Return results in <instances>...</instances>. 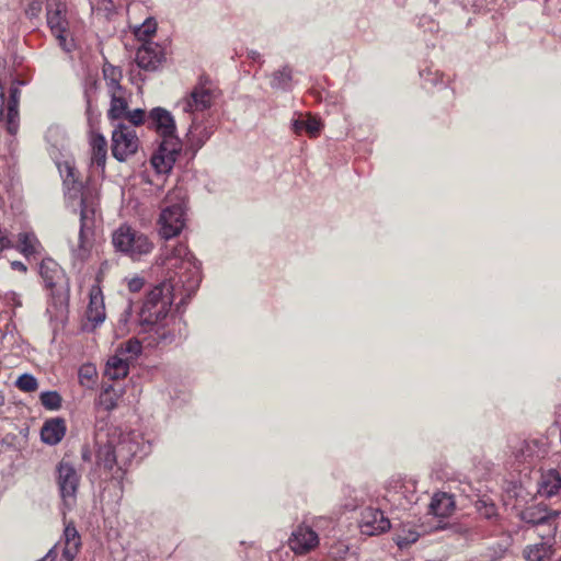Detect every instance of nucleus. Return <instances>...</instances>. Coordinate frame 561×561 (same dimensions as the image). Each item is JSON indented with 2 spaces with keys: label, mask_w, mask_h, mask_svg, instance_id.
Returning <instances> with one entry per match:
<instances>
[{
  "label": "nucleus",
  "mask_w": 561,
  "mask_h": 561,
  "mask_svg": "<svg viewBox=\"0 0 561 561\" xmlns=\"http://www.w3.org/2000/svg\"><path fill=\"white\" fill-rule=\"evenodd\" d=\"M271 87L276 90L286 91L290 88L291 84V70L289 67L285 66L282 69L275 71L272 76Z\"/></svg>",
  "instance_id": "35"
},
{
  "label": "nucleus",
  "mask_w": 561,
  "mask_h": 561,
  "mask_svg": "<svg viewBox=\"0 0 561 561\" xmlns=\"http://www.w3.org/2000/svg\"><path fill=\"white\" fill-rule=\"evenodd\" d=\"M39 274L45 283V286L50 289L61 287L64 280V273L57 262L51 259H44L39 265Z\"/></svg>",
  "instance_id": "20"
},
{
  "label": "nucleus",
  "mask_w": 561,
  "mask_h": 561,
  "mask_svg": "<svg viewBox=\"0 0 561 561\" xmlns=\"http://www.w3.org/2000/svg\"><path fill=\"white\" fill-rule=\"evenodd\" d=\"M476 508L478 513L486 519H491L497 515L495 504L486 499L477 501Z\"/></svg>",
  "instance_id": "40"
},
{
  "label": "nucleus",
  "mask_w": 561,
  "mask_h": 561,
  "mask_svg": "<svg viewBox=\"0 0 561 561\" xmlns=\"http://www.w3.org/2000/svg\"><path fill=\"white\" fill-rule=\"evenodd\" d=\"M148 127L154 129L162 140L178 138L174 117L163 107H154L149 112Z\"/></svg>",
  "instance_id": "13"
},
{
  "label": "nucleus",
  "mask_w": 561,
  "mask_h": 561,
  "mask_svg": "<svg viewBox=\"0 0 561 561\" xmlns=\"http://www.w3.org/2000/svg\"><path fill=\"white\" fill-rule=\"evenodd\" d=\"M112 242L117 252L134 261L140 260L153 250V242L146 233L127 225L118 227L113 232Z\"/></svg>",
  "instance_id": "5"
},
{
  "label": "nucleus",
  "mask_w": 561,
  "mask_h": 561,
  "mask_svg": "<svg viewBox=\"0 0 561 561\" xmlns=\"http://www.w3.org/2000/svg\"><path fill=\"white\" fill-rule=\"evenodd\" d=\"M66 431L67 427L64 419H49L42 426L41 438L45 444L54 446L64 438Z\"/></svg>",
  "instance_id": "19"
},
{
  "label": "nucleus",
  "mask_w": 561,
  "mask_h": 561,
  "mask_svg": "<svg viewBox=\"0 0 561 561\" xmlns=\"http://www.w3.org/2000/svg\"><path fill=\"white\" fill-rule=\"evenodd\" d=\"M360 531L364 535L375 536L390 529V520L378 508L367 507L362 513Z\"/></svg>",
  "instance_id": "14"
},
{
  "label": "nucleus",
  "mask_w": 561,
  "mask_h": 561,
  "mask_svg": "<svg viewBox=\"0 0 561 561\" xmlns=\"http://www.w3.org/2000/svg\"><path fill=\"white\" fill-rule=\"evenodd\" d=\"M186 199V192L182 187H174L167 194L158 220L159 233L162 238H174L184 229Z\"/></svg>",
  "instance_id": "3"
},
{
  "label": "nucleus",
  "mask_w": 561,
  "mask_h": 561,
  "mask_svg": "<svg viewBox=\"0 0 561 561\" xmlns=\"http://www.w3.org/2000/svg\"><path fill=\"white\" fill-rule=\"evenodd\" d=\"M144 180L149 184H153V181L150 180L147 174H144Z\"/></svg>",
  "instance_id": "52"
},
{
  "label": "nucleus",
  "mask_w": 561,
  "mask_h": 561,
  "mask_svg": "<svg viewBox=\"0 0 561 561\" xmlns=\"http://www.w3.org/2000/svg\"><path fill=\"white\" fill-rule=\"evenodd\" d=\"M144 287V279L140 277H133L128 280V289L133 293L139 291Z\"/></svg>",
  "instance_id": "45"
},
{
  "label": "nucleus",
  "mask_w": 561,
  "mask_h": 561,
  "mask_svg": "<svg viewBox=\"0 0 561 561\" xmlns=\"http://www.w3.org/2000/svg\"><path fill=\"white\" fill-rule=\"evenodd\" d=\"M124 117L134 126H140L146 122L148 123V115L141 108L127 112Z\"/></svg>",
  "instance_id": "42"
},
{
  "label": "nucleus",
  "mask_w": 561,
  "mask_h": 561,
  "mask_svg": "<svg viewBox=\"0 0 561 561\" xmlns=\"http://www.w3.org/2000/svg\"><path fill=\"white\" fill-rule=\"evenodd\" d=\"M85 320L82 324L84 331H93L106 319L104 296L99 285H93L89 291V302L84 313Z\"/></svg>",
  "instance_id": "11"
},
{
  "label": "nucleus",
  "mask_w": 561,
  "mask_h": 561,
  "mask_svg": "<svg viewBox=\"0 0 561 561\" xmlns=\"http://www.w3.org/2000/svg\"><path fill=\"white\" fill-rule=\"evenodd\" d=\"M157 30V23L152 19H147L141 25L135 30V35L139 41L144 43L149 42L148 38L154 34Z\"/></svg>",
  "instance_id": "39"
},
{
  "label": "nucleus",
  "mask_w": 561,
  "mask_h": 561,
  "mask_svg": "<svg viewBox=\"0 0 561 561\" xmlns=\"http://www.w3.org/2000/svg\"><path fill=\"white\" fill-rule=\"evenodd\" d=\"M103 76L104 80L106 81L108 92H113L114 90H123V87L121 85L123 76L119 68L112 65H105L103 68Z\"/></svg>",
  "instance_id": "34"
},
{
  "label": "nucleus",
  "mask_w": 561,
  "mask_h": 561,
  "mask_svg": "<svg viewBox=\"0 0 561 561\" xmlns=\"http://www.w3.org/2000/svg\"><path fill=\"white\" fill-rule=\"evenodd\" d=\"M90 147L91 164L103 171L107 158V141L105 137L100 134H93L90 139Z\"/></svg>",
  "instance_id": "24"
},
{
  "label": "nucleus",
  "mask_w": 561,
  "mask_h": 561,
  "mask_svg": "<svg viewBox=\"0 0 561 561\" xmlns=\"http://www.w3.org/2000/svg\"><path fill=\"white\" fill-rule=\"evenodd\" d=\"M331 519L325 516L305 518L291 531L288 538V547L296 556H306L314 551L320 545V537L316 529H321Z\"/></svg>",
  "instance_id": "4"
},
{
  "label": "nucleus",
  "mask_w": 561,
  "mask_h": 561,
  "mask_svg": "<svg viewBox=\"0 0 561 561\" xmlns=\"http://www.w3.org/2000/svg\"><path fill=\"white\" fill-rule=\"evenodd\" d=\"M73 176V173H72V169L68 167V178L65 180V183L68 185V182H69V178H72Z\"/></svg>",
  "instance_id": "50"
},
{
  "label": "nucleus",
  "mask_w": 561,
  "mask_h": 561,
  "mask_svg": "<svg viewBox=\"0 0 561 561\" xmlns=\"http://www.w3.org/2000/svg\"><path fill=\"white\" fill-rule=\"evenodd\" d=\"M548 454V443L545 438L525 439L515 447V458L525 463H535Z\"/></svg>",
  "instance_id": "12"
},
{
  "label": "nucleus",
  "mask_w": 561,
  "mask_h": 561,
  "mask_svg": "<svg viewBox=\"0 0 561 561\" xmlns=\"http://www.w3.org/2000/svg\"><path fill=\"white\" fill-rule=\"evenodd\" d=\"M163 58L162 48L153 42L144 43L136 54L137 65L145 70H156Z\"/></svg>",
  "instance_id": "17"
},
{
  "label": "nucleus",
  "mask_w": 561,
  "mask_h": 561,
  "mask_svg": "<svg viewBox=\"0 0 561 561\" xmlns=\"http://www.w3.org/2000/svg\"><path fill=\"white\" fill-rule=\"evenodd\" d=\"M417 481L415 478L397 473L391 476L386 483L387 496L397 502L403 508L417 501L416 497Z\"/></svg>",
  "instance_id": "7"
},
{
  "label": "nucleus",
  "mask_w": 561,
  "mask_h": 561,
  "mask_svg": "<svg viewBox=\"0 0 561 561\" xmlns=\"http://www.w3.org/2000/svg\"><path fill=\"white\" fill-rule=\"evenodd\" d=\"M15 249L26 259L41 255L44 251L42 243L33 231L20 232Z\"/></svg>",
  "instance_id": "21"
},
{
  "label": "nucleus",
  "mask_w": 561,
  "mask_h": 561,
  "mask_svg": "<svg viewBox=\"0 0 561 561\" xmlns=\"http://www.w3.org/2000/svg\"><path fill=\"white\" fill-rule=\"evenodd\" d=\"M139 148L136 130L125 124H118L112 131V154L123 162L135 154Z\"/></svg>",
  "instance_id": "8"
},
{
  "label": "nucleus",
  "mask_w": 561,
  "mask_h": 561,
  "mask_svg": "<svg viewBox=\"0 0 561 561\" xmlns=\"http://www.w3.org/2000/svg\"><path fill=\"white\" fill-rule=\"evenodd\" d=\"M455 510V501L453 495L440 492L434 494L430 503V513L437 517H447Z\"/></svg>",
  "instance_id": "26"
},
{
  "label": "nucleus",
  "mask_w": 561,
  "mask_h": 561,
  "mask_svg": "<svg viewBox=\"0 0 561 561\" xmlns=\"http://www.w3.org/2000/svg\"><path fill=\"white\" fill-rule=\"evenodd\" d=\"M3 300L5 301V304H8L9 306H12L14 308H18V307L22 306L21 297L15 291H8V293H5L4 296H3Z\"/></svg>",
  "instance_id": "44"
},
{
  "label": "nucleus",
  "mask_w": 561,
  "mask_h": 561,
  "mask_svg": "<svg viewBox=\"0 0 561 561\" xmlns=\"http://www.w3.org/2000/svg\"><path fill=\"white\" fill-rule=\"evenodd\" d=\"M252 55L253 56H251V58H253V59L256 58L255 51H252Z\"/></svg>",
  "instance_id": "54"
},
{
  "label": "nucleus",
  "mask_w": 561,
  "mask_h": 561,
  "mask_svg": "<svg viewBox=\"0 0 561 561\" xmlns=\"http://www.w3.org/2000/svg\"><path fill=\"white\" fill-rule=\"evenodd\" d=\"M65 547L62 549V557L67 561H72L81 547V538L77 528L72 524H68L64 530Z\"/></svg>",
  "instance_id": "25"
},
{
  "label": "nucleus",
  "mask_w": 561,
  "mask_h": 561,
  "mask_svg": "<svg viewBox=\"0 0 561 561\" xmlns=\"http://www.w3.org/2000/svg\"><path fill=\"white\" fill-rule=\"evenodd\" d=\"M181 151L179 138H168L161 140L158 150L150 159V165L158 175H165L171 172L176 157Z\"/></svg>",
  "instance_id": "9"
},
{
  "label": "nucleus",
  "mask_w": 561,
  "mask_h": 561,
  "mask_svg": "<svg viewBox=\"0 0 561 561\" xmlns=\"http://www.w3.org/2000/svg\"><path fill=\"white\" fill-rule=\"evenodd\" d=\"M252 55L253 56H251V58H253V59L256 58L255 51H252Z\"/></svg>",
  "instance_id": "53"
},
{
  "label": "nucleus",
  "mask_w": 561,
  "mask_h": 561,
  "mask_svg": "<svg viewBox=\"0 0 561 561\" xmlns=\"http://www.w3.org/2000/svg\"><path fill=\"white\" fill-rule=\"evenodd\" d=\"M14 248L10 233L7 229L0 228V253L4 250Z\"/></svg>",
  "instance_id": "43"
},
{
  "label": "nucleus",
  "mask_w": 561,
  "mask_h": 561,
  "mask_svg": "<svg viewBox=\"0 0 561 561\" xmlns=\"http://www.w3.org/2000/svg\"><path fill=\"white\" fill-rule=\"evenodd\" d=\"M47 23L53 34L58 39L62 49L69 51L70 46L67 44L65 36L67 30V21L65 19V4L59 2L55 8L50 5L47 9Z\"/></svg>",
  "instance_id": "15"
},
{
  "label": "nucleus",
  "mask_w": 561,
  "mask_h": 561,
  "mask_svg": "<svg viewBox=\"0 0 561 561\" xmlns=\"http://www.w3.org/2000/svg\"><path fill=\"white\" fill-rule=\"evenodd\" d=\"M67 207L79 214L80 227L68 238L71 259L75 264L89 260L94 247V228L99 211V190L95 185L81 186L75 181L66 191Z\"/></svg>",
  "instance_id": "2"
},
{
  "label": "nucleus",
  "mask_w": 561,
  "mask_h": 561,
  "mask_svg": "<svg viewBox=\"0 0 561 561\" xmlns=\"http://www.w3.org/2000/svg\"><path fill=\"white\" fill-rule=\"evenodd\" d=\"M80 477L72 465L61 461L58 466V484L65 501L73 499L78 489Z\"/></svg>",
  "instance_id": "16"
},
{
  "label": "nucleus",
  "mask_w": 561,
  "mask_h": 561,
  "mask_svg": "<svg viewBox=\"0 0 561 561\" xmlns=\"http://www.w3.org/2000/svg\"><path fill=\"white\" fill-rule=\"evenodd\" d=\"M116 451L117 446L114 445L113 442L101 446L96 454L98 462L110 470L113 469L114 465H121V459Z\"/></svg>",
  "instance_id": "31"
},
{
  "label": "nucleus",
  "mask_w": 561,
  "mask_h": 561,
  "mask_svg": "<svg viewBox=\"0 0 561 561\" xmlns=\"http://www.w3.org/2000/svg\"><path fill=\"white\" fill-rule=\"evenodd\" d=\"M122 389L117 390L112 385L103 386L95 401V405L105 411H112L117 407L118 400L122 398Z\"/></svg>",
  "instance_id": "29"
},
{
  "label": "nucleus",
  "mask_w": 561,
  "mask_h": 561,
  "mask_svg": "<svg viewBox=\"0 0 561 561\" xmlns=\"http://www.w3.org/2000/svg\"><path fill=\"white\" fill-rule=\"evenodd\" d=\"M11 267H12V270L20 271L22 273H26V271H27L26 265L21 261H12Z\"/></svg>",
  "instance_id": "47"
},
{
  "label": "nucleus",
  "mask_w": 561,
  "mask_h": 561,
  "mask_svg": "<svg viewBox=\"0 0 561 561\" xmlns=\"http://www.w3.org/2000/svg\"><path fill=\"white\" fill-rule=\"evenodd\" d=\"M56 557H57V551H56V546H55L39 561H47V560L54 561L56 559Z\"/></svg>",
  "instance_id": "48"
},
{
  "label": "nucleus",
  "mask_w": 561,
  "mask_h": 561,
  "mask_svg": "<svg viewBox=\"0 0 561 561\" xmlns=\"http://www.w3.org/2000/svg\"><path fill=\"white\" fill-rule=\"evenodd\" d=\"M414 541H416V535H414V534H412L411 539H404V538H401L400 536L397 539V543L400 548H403V547L408 546L410 542H414Z\"/></svg>",
  "instance_id": "46"
},
{
  "label": "nucleus",
  "mask_w": 561,
  "mask_h": 561,
  "mask_svg": "<svg viewBox=\"0 0 561 561\" xmlns=\"http://www.w3.org/2000/svg\"><path fill=\"white\" fill-rule=\"evenodd\" d=\"M15 386L24 392H33L38 388L37 379L31 374L21 375L16 381Z\"/></svg>",
  "instance_id": "41"
},
{
  "label": "nucleus",
  "mask_w": 561,
  "mask_h": 561,
  "mask_svg": "<svg viewBox=\"0 0 561 561\" xmlns=\"http://www.w3.org/2000/svg\"><path fill=\"white\" fill-rule=\"evenodd\" d=\"M142 351L141 343L136 339H130L124 344H122L117 350L116 353L121 355L124 358L128 359V363L130 364L133 360H135Z\"/></svg>",
  "instance_id": "36"
},
{
  "label": "nucleus",
  "mask_w": 561,
  "mask_h": 561,
  "mask_svg": "<svg viewBox=\"0 0 561 561\" xmlns=\"http://www.w3.org/2000/svg\"><path fill=\"white\" fill-rule=\"evenodd\" d=\"M160 264L173 272L169 278L154 286L146 296L139 313V322L151 332L158 344L169 345L181 340L185 322L180 316L171 314L170 308L176 297L184 302L198 288L201 267L185 244L165 249Z\"/></svg>",
  "instance_id": "1"
},
{
  "label": "nucleus",
  "mask_w": 561,
  "mask_h": 561,
  "mask_svg": "<svg viewBox=\"0 0 561 561\" xmlns=\"http://www.w3.org/2000/svg\"><path fill=\"white\" fill-rule=\"evenodd\" d=\"M559 513L557 511L549 510L548 506L542 503L529 505L519 513L520 519L531 525L547 524L556 519Z\"/></svg>",
  "instance_id": "18"
},
{
  "label": "nucleus",
  "mask_w": 561,
  "mask_h": 561,
  "mask_svg": "<svg viewBox=\"0 0 561 561\" xmlns=\"http://www.w3.org/2000/svg\"><path fill=\"white\" fill-rule=\"evenodd\" d=\"M98 370L93 364H83L78 371L79 383L88 389L93 388L96 382Z\"/></svg>",
  "instance_id": "37"
},
{
  "label": "nucleus",
  "mask_w": 561,
  "mask_h": 561,
  "mask_svg": "<svg viewBox=\"0 0 561 561\" xmlns=\"http://www.w3.org/2000/svg\"><path fill=\"white\" fill-rule=\"evenodd\" d=\"M561 490V476L558 470L550 469L541 473L538 482V493L541 496L551 497Z\"/></svg>",
  "instance_id": "23"
},
{
  "label": "nucleus",
  "mask_w": 561,
  "mask_h": 561,
  "mask_svg": "<svg viewBox=\"0 0 561 561\" xmlns=\"http://www.w3.org/2000/svg\"><path fill=\"white\" fill-rule=\"evenodd\" d=\"M20 89L11 85L7 96L3 87L0 84V119H5L7 129L14 135L19 127V102Z\"/></svg>",
  "instance_id": "10"
},
{
  "label": "nucleus",
  "mask_w": 561,
  "mask_h": 561,
  "mask_svg": "<svg viewBox=\"0 0 561 561\" xmlns=\"http://www.w3.org/2000/svg\"><path fill=\"white\" fill-rule=\"evenodd\" d=\"M293 129L298 135L306 131L310 137H317L322 129V124L318 118L308 116L307 118L295 119Z\"/></svg>",
  "instance_id": "32"
},
{
  "label": "nucleus",
  "mask_w": 561,
  "mask_h": 561,
  "mask_svg": "<svg viewBox=\"0 0 561 561\" xmlns=\"http://www.w3.org/2000/svg\"><path fill=\"white\" fill-rule=\"evenodd\" d=\"M116 446V453L119 456L121 466L127 465L131 458L136 456L139 449V444L135 440V437L131 434L122 435Z\"/></svg>",
  "instance_id": "28"
},
{
  "label": "nucleus",
  "mask_w": 561,
  "mask_h": 561,
  "mask_svg": "<svg viewBox=\"0 0 561 561\" xmlns=\"http://www.w3.org/2000/svg\"><path fill=\"white\" fill-rule=\"evenodd\" d=\"M216 99V90L208 81L196 84L184 98L178 102L182 112L197 117V114L209 110Z\"/></svg>",
  "instance_id": "6"
},
{
  "label": "nucleus",
  "mask_w": 561,
  "mask_h": 561,
  "mask_svg": "<svg viewBox=\"0 0 561 561\" xmlns=\"http://www.w3.org/2000/svg\"><path fill=\"white\" fill-rule=\"evenodd\" d=\"M524 556L527 561H551L553 549L547 543H537L527 547Z\"/></svg>",
  "instance_id": "33"
},
{
  "label": "nucleus",
  "mask_w": 561,
  "mask_h": 561,
  "mask_svg": "<svg viewBox=\"0 0 561 561\" xmlns=\"http://www.w3.org/2000/svg\"><path fill=\"white\" fill-rule=\"evenodd\" d=\"M61 401L62 399L57 391H45L41 393V403L47 410L55 411L60 409Z\"/></svg>",
  "instance_id": "38"
},
{
  "label": "nucleus",
  "mask_w": 561,
  "mask_h": 561,
  "mask_svg": "<svg viewBox=\"0 0 561 561\" xmlns=\"http://www.w3.org/2000/svg\"><path fill=\"white\" fill-rule=\"evenodd\" d=\"M358 505H359V504H358V503H356V504H346L345 506H346V508H348V510L353 511V510L357 508V507H358Z\"/></svg>",
  "instance_id": "51"
},
{
  "label": "nucleus",
  "mask_w": 561,
  "mask_h": 561,
  "mask_svg": "<svg viewBox=\"0 0 561 561\" xmlns=\"http://www.w3.org/2000/svg\"><path fill=\"white\" fill-rule=\"evenodd\" d=\"M130 311H131V306L128 304V305H127V307H126V309H125V311H124V314H123V317H124V319H123V320H124V321H126V320H127V317H129V316H130Z\"/></svg>",
  "instance_id": "49"
},
{
  "label": "nucleus",
  "mask_w": 561,
  "mask_h": 561,
  "mask_svg": "<svg viewBox=\"0 0 561 561\" xmlns=\"http://www.w3.org/2000/svg\"><path fill=\"white\" fill-rule=\"evenodd\" d=\"M129 371V363L127 358L122 357L117 353L111 356L105 366V376L112 380L125 378Z\"/></svg>",
  "instance_id": "27"
},
{
  "label": "nucleus",
  "mask_w": 561,
  "mask_h": 561,
  "mask_svg": "<svg viewBox=\"0 0 561 561\" xmlns=\"http://www.w3.org/2000/svg\"><path fill=\"white\" fill-rule=\"evenodd\" d=\"M214 128L209 124L199 122L197 117H192V123L187 131V138L191 146L201 148L213 135Z\"/></svg>",
  "instance_id": "22"
},
{
  "label": "nucleus",
  "mask_w": 561,
  "mask_h": 561,
  "mask_svg": "<svg viewBox=\"0 0 561 561\" xmlns=\"http://www.w3.org/2000/svg\"><path fill=\"white\" fill-rule=\"evenodd\" d=\"M111 95V106L107 112V116L110 119L115 121L125 116L128 108V103L125 98V90H114L110 92Z\"/></svg>",
  "instance_id": "30"
}]
</instances>
